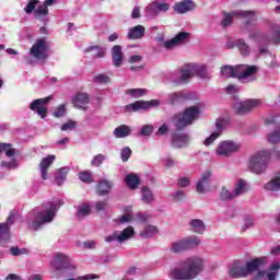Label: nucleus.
<instances>
[{"mask_svg": "<svg viewBox=\"0 0 280 280\" xmlns=\"http://www.w3.org/2000/svg\"><path fill=\"white\" fill-rule=\"evenodd\" d=\"M200 108L198 106H189L185 110L176 113L172 117V124L176 131L171 133V145L176 150L187 148L189 145V136L182 133L185 128L192 126L195 121L200 119Z\"/></svg>", "mask_w": 280, "mask_h": 280, "instance_id": "nucleus-1", "label": "nucleus"}, {"mask_svg": "<svg viewBox=\"0 0 280 280\" xmlns=\"http://www.w3.org/2000/svg\"><path fill=\"white\" fill-rule=\"evenodd\" d=\"M205 270V260L201 257H188L179 262V267L171 270L173 280H194Z\"/></svg>", "mask_w": 280, "mask_h": 280, "instance_id": "nucleus-2", "label": "nucleus"}, {"mask_svg": "<svg viewBox=\"0 0 280 280\" xmlns=\"http://www.w3.org/2000/svg\"><path fill=\"white\" fill-rule=\"evenodd\" d=\"M259 67L255 65H236L221 67L222 78H237L238 82L246 84L248 82H256Z\"/></svg>", "mask_w": 280, "mask_h": 280, "instance_id": "nucleus-3", "label": "nucleus"}, {"mask_svg": "<svg viewBox=\"0 0 280 280\" xmlns=\"http://www.w3.org/2000/svg\"><path fill=\"white\" fill-rule=\"evenodd\" d=\"M272 159V153L267 150H261L254 153L248 161L247 168L252 174H266L268 165Z\"/></svg>", "mask_w": 280, "mask_h": 280, "instance_id": "nucleus-4", "label": "nucleus"}, {"mask_svg": "<svg viewBox=\"0 0 280 280\" xmlns=\"http://www.w3.org/2000/svg\"><path fill=\"white\" fill-rule=\"evenodd\" d=\"M255 11H234L231 13H224V18L221 21L222 27L226 28L233 23V19H246L245 25H250L253 21H256Z\"/></svg>", "mask_w": 280, "mask_h": 280, "instance_id": "nucleus-5", "label": "nucleus"}, {"mask_svg": "<svg viewBox=\"0 0 280 280\" xmlns=\"http://www.w3.org/2000/svg\"><path fill=\"white\" fill-rule=\"evenodd\" d=\"M36 218L37 220L33 221L30 225V229H33V231H38L43 224H49V222L54 221V218H56V205L50 202L49 209L46 212H37Z\"/></svg>", "mask_w": 280, "mask_h": 280, "instance_id": "nucleus-6", "label": "nucleus"}, {"mask_svg": "<svg viewBox=\"0 0 280 280\" xmlns=\"http://www.w3.org/2000/svg\"><path fill=\"white\" fill-rule=\"evenodd\" d=\"M48 51L49 43H47V38L45 37L36 39L30 49L31 56L36 58V60H47V58H49V55H47Z\"/></svg>", "mask_w": 280, "mask_h": 280, "instance_id": "nucleus-7", "label": "nucleus"}, {"mask_svg": "<svg viewBox=\"0 0 280 280\" xmlns=\"http://www.w3.org/2000/svg\"><path fill=\"white\" fill-rule=\"evenodd\" d=\"M196 246H200V238L198 236H191L173 243L171 252L175 254L184 253V250H191Z\"/></svg>", "mask_w": 280, "mask_h": 280, "instance_id": "nucleus-8", "label": "nucleus"}, {"mask_svg": "<svg viewBox=\"0 0 280 280\" xmlns=\"http://www.w3.org/2000/svg\"><path fill=\"white\" fill-rule=\"evenodd\" d=\"M260 105H261L260 100H256V98L247 100L245 102L234 104V113L235 115H238V116L248 115V113H252V110H255V108H257Z\"/></svg>", "mask_w": 280, "mask_h": 280, "instance_id": "nucleus-9", "label": "nucleus"}, {"mask_svg": "<svg viewBox=\"0 0 280 280\" xmlns=\"http://www.w3.org/2000/svg\"><path fill=\"white\" fill-rule=\"evenodd\" d=\"M161 102L159 100L152 101H136L129 105L125 106L126 113H138V110H148L154 106H160Z\"/></svg>", "mask_w": 280, "mask_h": 280, "instance_id": "nucleus-10", "label": "nucleus"}, {"mask_svg": "<svg viewBox=\"0 0 280 280\" xmlns=\"http://www.w3.org/2000/svg\"><path fill=\"white\" fill-rule=\"evenodd\" d=\"M240 150V144L233 141H222L218 145L215 152L218 156H231L234 152Z\"/></svg>", "mask_w": 280, "mask_h": 280, "instance_id": "nucleus-11", "label": "nucleus"}, {"mask_svg": "<svg viewBox=\"0 0 280 280\" xmlns=\"http://www.w3.org/2000/svg\"><path fill=\"white\" fill-rule=\"evenodd\" d=\"M71 266V260L69 259V256L57 253L51 261V267L56 271L65 270Z\"/></svg>", "mask_w": 280, "mask_h": 280, "instance_id": "nucleus-12", "label": "nucleus"}, {"mask_svg": "<svg viewBox=\"0 0 280 280\" xmlns=\"http://www.w3.org/2000/svg\"><path fill=\"white\" fill-rule=\"evenodd\" d=\"M91 95L85 92H77L75 95L72 97V104L74 108L79 110H86V104H90Z\"/></svg>", "mask_w": 280, "mask_h": 280, "instance_id": "nucleus-13", "label": "nucleus"}, {"mask_svg": "<svg viewBox=\"0 0 280 280\" xmlns=\"http://www.w3.org/2000/svg\"><path fill=\"white\" fill-rule=\"evenodd\" d=\"M267 258L266 256L262 257H256L253 258L252 260L247 261L245 264L246 270L248 275H253V272H257L262 266H266Z\"/></svg>", "mask_w": 280, "mask_h": 280, "instance_id": "nucleus-14", "label": "nucleus"}, {"mask_svg": "<svg viewBox=\"0 0 280 280\" xmlns=\"http://www.w3.org/2000/svg\"><path fill=\"white\" fill-rule=\"evenodd\" d=\"M54 161H56V155H48L42 159L39 163V171H40L43 180H47V172L49 171V167L54 165Z\"/></svg>", "mask_w": 280, "mask_h": 280, "instance_id": "nucleus-15", "label": "nucleus"}, {"mask_svg": "<svg viewBox=\"0 0 280 280\" xmlns=\"http://www.w3.org/2000/svg\"><path fill=\"white\" fill-rule=\"evenodd\" d=\"M248 271L246 269V265L242 266L238 261H235L232 268L230 269V277L233 279H241L244 277H248Z\"/></svg>", "mask_w": 280, "mask_h": 280, "instance_id": "nucleus-16", "label": "nucleus"}, {"mask_svg": "<svg viewBox=\"0 0 280 280\" xmlns=\"http://www.w3.org/2000/svg\"><path fill=\"white\" fill-rule=\"evenodd\" d=\"M112 62L116 68L124 65V50L121 49V46L115 45L112 48Z\"/></svg>", "mask_w": 280, "mask_h": 280, "instance_id": "nucleus-17", "label": "nucleus"}, {"mask_svg": "<svg viewBox=\"0 0 280 280\" xmlns=\"http://www.w3.org/2000/svg\"><path fill=\"white\" fill-rule=\"evenodd\" d=\"M196 8V4L191 0H184L182 2L175 3L174 10L177 14H187Z\"/></svg>", "mask_w": 280, "mask_h": 280, "instance_id": "nucleus-18", "label": "nucleus"}, {"mask_svg": "<svg viewBox=\"0 0 280 280\" xmlns=\"http://www.w3.org/2000/svg\"><path fill=\"white\" fill-rule=\"evenodd\" d=\"M113 189V182L108 179H102L96 186V194L98 196H108Z\"/></svg>", "mask_w": 280, "mask_h": 280, "instance_id": "nucleus-19", "label": "nucleus"}, {"mask_svg": "<svg viewBox=\"0 0 280 280\" xmlns=\"http://www.w3.org/2000/svg\"><path fill=\"white\" fill-rule=\"evenodd\" d=\"M127 36L129 40H139V38H143V36H145V26L137 25L131 27Z\"/></svg>", "mask_w": 280, "mask_h": 280, "instance_id": "nucleus-20", "label": "nucleus"}, {"mask_svg": "<svg viewBox=\"0 0 280 280\" xmlns=\"http://www.w3.org/2000/svg\"><path fill=\"white\" fill-rule=\"evenodd\" d=\"M212 173L211 171H206L202 173L201 178L197 183V192L205 194V187H209V180L211 179Z\"/></svg>", "mask_w": 280, "mask_h": 280, "instance_id": "nucleus-21", "label": "nucleus"}, {"mask_svg": "<svg viewBox=\"0 0 280 280\" xmlns=\"http://www.w3.org/2000/svg\"><path fill=\"white\" fill-rule=\"evenodd\" d=\"M130 135H132V128L128 125H120L114 130V137H116V139H126V137H130Z\"/></svg>", "mask_w": 280, "mask_h": 280, "instance_id": "nucleus-22", "label": "nucleus"}, {"mask_svg": "<svg viewBox=\"0 0 280 280\" xmlns=\"http://www.w3.org/2000/svg\"><path fill=\"white\" fill-rule=\"evenodd\" d=\"M189 228L190 231H192L194 233H198L199 235H202L207 229L205 222L200 219H192L189 222Z\"/></svg>", "mask_w": 280, "mask_h": 280, "instance_id": "nucleus-23", "label": "nucleus"}, {"mask_svg": "<svg viewBox=\"0 0 280 280\" xmlns=\"http://www.w3.org/2000/svg\"><path fill=\"white\" fill-rule=\"evenodd\" d=\"M125 180H126L127 187L132 190L137 189V187H139V185L141 184V179L135 173L128 174Z\"/></svg>", "mask_w": 280, "mask_h": 280, "instance_id": "nucleus-24", "label": "nucleus"}, {"mask_svg": "<svg viewBox=\"0 0 280 280\" xmlns=\"http://www.w3.org/2000/svg\"><path fill=\"white\" fill-rule=\"evenodd\" d=\"M10 228L5 223H0V244L3 245L10 242Z\"/></svg>", "mask_w": 280, "mask_h": 280, "instance_id": "nucleus-25", "label": "nucleus"}, {"mask_svg": "<svg viewBox=\"0 0 280 280\" xmlns=\"http://www.w3.org/2000/svg\"><path fill=\"white\" fill-rule=\"evenodd\" d=\"M131 237H135V228L132 225H129L120 234H118V242L119 244H122V242H126L128 240H131Z\"/></svg>", "mask_w": 280, "mask_h": 280, "instance_id": "nucleus-26", "label": "nucleus"}, {"mask_svg": "<svg viewBox=\"0 0 280 280\" xmlns=\"http://www.w3.org/2000/svg\"><path fill=\"white\" fill-rule=\"evenodd\" d=\"M141 194L144 205H152V202H154V192H152V189H150V187L143 186L141 189Z\"/></svg>", "mask_w": 280, "mask_h": 280, "instance_id": "nucleus-27", "label": "nucleus"}, {"mask_svg": "<svg viewBox=\"0 0 280 280\" xmlns=\"http://www.w3.org/2000/svg\"><path fill=\"white\" fill-rule=\"evenodd\" d=\"M4 152L5 156L12 159V156H16V149L13 148L12 143H3L0 142V154Z\"/></svg>", "mask_w": 280, "mask_h": 280, "instance_id": "nucleus-28", "label": "nucleus"}, {"mask_svg": "<svg viewBox=\"0 0 280 280\" xmlns=\"http://www.w3.org/2000/svg\"><path fill=\"white\" fill-rule=\"evenodd\" d=\"M265 189L267 191H280V176H276L265 184Z\"/></svg>", "mask_w": 280, "mask_h": 280, "instance_id": "nucleus-29", "label": "nucleus"}, {"mask_svg": "<svg viewBox=\"0 0 280 280\" xmlns=\"http://www.w3.org/2000/svg\"><path fill=\"white\" fill-rule=\"evenodd\" d=\"M69 174V167H61L57 171V176L55 177V182L57 185H62L65 180H67V175Z\"/></svg>", "mask_w": 280, "mask_h": 280, "instance_id": "nucleus-30", "label": "nucleus"}, {"mask_svg": "<svg viewBox=\"0 0 280 280\" xmlns=\"http://www.w3.org/2000/svg\"><path fill=\"white\" fill-rule=\"evenodd\" d=\"M233 191L236 198L237 196H242V194H246V191H248V188L246 187L245 180L238 179Z\"/></svg>", "mask_w": 280, "mask_h": 280, "instance_id": "nucleus-31", "label": "nucleus"}, {"mask_svg": "<svg viewBox=\"0 0 280 280\" xmlns=\"http://www.w3.org/2000/svg\"><path fill=\"white\" fill-rule=\"evenodd\" d=\"M125 93H126V95H130L131 97L139 100V97H143V95H148V90H145V89H129V90H126Z\"/></svg>", "mask_w": 280, "mask_h": 280, "instance_id": "nucleus-32", "label": "nucleus"}, {"mask_svg": "<svg viewBox=\"0 0 280 280\" xmlns=\"http://www.w3.org/2000/svg\"><path fill=\"white\" fill-rule=\"evenodd\" d=\"M159 233V229L154 225H147L144 229L140 232L141 237L148 238L152 237V235H156Z\"/></svg>", "mask_w": 280, "mask_h": 280, "instance_id": "nucleus-33", "label": "nucleus"}, {"mask_svg": "<svg viewBox=\"0 0 280 280\" xmlns=\"http://www.w3.org/2000/svg\"><path fill=\"white\" fill-rule=\"evenodd\" d=\"M187 100V96L183 92H176L170 95L171 104H180Z\"/></svg>", "mask_w": 280, "mask_h": 280, "instance_id": "nucleus-34", "label": "nucleus"}, {"mask_svg": "<svg viewBox=\"0 0 280 280\" xmlns=\"http://www.w3.org/2000/svg\"><path fill=\"white\" fill-rule=\"evenodd\" d=\"M49 102H51V96H47V97H44V98H37V100H34L31 103L30 108L32 110H36V107L45 106V104H49Z\"/></svg>", "mask_w": 280, "mask_h": 280, "instance_id": "nucleus-35", "label": "nucleus"}, {"mask_svg": "<svg viewBox=\"0 0 280 280\" xmlns=\"http://www.w3.org/2000/svg\"><path fill=\"white\" fill-rule=\"evenodd\" d=\"M236 47L241 51L242 56H248L250 54V48L246 45L244 39H238L236 42Z\"/></svg>", "mask_w": 280, "mask_h": 280, "instance_id": "nucleus-36", "label": "nucleus"}, {"mask_svg": "<svg viewBox=\"0 0 280 280\" xmlns=\"http://www.w3.org/2000/svg\"><path fill=\"white\" fill-rule=\"evenodd\" d=\"M79 179L86 185H91L93 183V173L89 171H83L79 173Z\"/></svg>", "mask_w": 280, "mask_h": 280, "instance_id": "nucleus-37", "label": "nucleus"}, {"mask_svg": "<svg viewBox=\"0 0 280 280\" xmlns=\"http://www.w3.org/2000/svg\"><path fill=\"white\" fill-rule=\"evenodd\" d=\"M151 8H153V10L155 12H167V10H170V3H167V2H163V3H161V2H153L151 4Z\"/></svg>", "mask_w": 280, "mask_h": 280, "instance_id": "nucleus-38", "label": "nucleus"}, {"mask_svg": "<svg viewBox=\"0 0 280 280\" xmlns=\"http://www.w3.org/2000/svg\"><path fill=\"white\" fill-rule=\"evenodd\" d=\"M34 14H35V19H40V16H47L49 14V9L45 4L39 5L34 11Z\"/></svg>", "mask_w": 280, "mask_h": 280, "instance_id": "nucleus-39", "label": "nucleus"}, {"mask_svg": "<svg viewBox=\"0 0 280 280\" xmlns=\"http://www.w3.org/2000/svg\"><path fill=\"white\" fill-rule=\"evenodd\" d=\"M93 82L96 84H108L110 82V77L107 74L101 73L96 77H94Z\"/></svg>", "mask_w": 280, "mask_h": 280, "instance_id": "nucleus-40", "label": "nucleus"}, {"mask_svg": "<svg viewBox=\"0 0 280 280\" xmlns=\"http://www.w3.org/2000/svg\"><path fill=\"white\" fill-rule=\"evenodd\" d=\"M221 200H233L235 197V192H231L226 187H223L220 194Z\"/></svg>", "mask_w": 280, "mask_h": 280, "instance_id": "nucleus-41", "label": "nucleus"}, {"mask_svg": "<svg viewBox=\"0 0 280 280\" xmlns=\"http://www.w3.org/2000/svg\"><path fill=\"white\" fill-rule=\"evenodd\" d=\"M1 167H5L7 170H16L19 167V162H16V159L12 158L11 161H2Z\"/></svg>", "mask_w": 280, "mask_h": 280, "instance_id": "nucleus-42", "label": "nucleus"}, {"mask_svg": "<svg viewBox=\"0 0 280 280\" xmlns=\"http://www.w3.org/2000/svg\"><path fill=\"white\" fill-rule=\"evenodd\" d=\"M220 137H222V132L220 131L212 132L211 136L203 141V145H211L213 141H215V139H220Z\"/></svg>", "mask_w": 280, "mask_h": 280, "instance_id": "nucleus-43", "label": "nucleus"}, {"mask_svg": "<svg viewBox=\"0 0 280 280\" xmlns=\"http://www.w3.org/2000/svg\"><path fill=\"white\" fill-rule=\"evenodd\" d=\"M38 3H40L39 0H30L24 9V12H26V14H32V12L36 10V5H38Z\"/></svg>", "mask_w": 280, "mask_h": 280, "instance_id": "nucleus-44", "label": "nucleus"}, {"mask_svg": "<svg viewBox=\"0 0 280 280\" xmlns=\"http://www.w3.org/2000/svg\"><path fill=\"white\" fill-rule=\"evenodd\" d=\"M121 161L124 163L128 162L130 156H132V150L129 147H126L120 152Z\"/></svg>", "mask_w": 280, "mask_h": 280, "instance_id": "nucleus-45", "label": "nucleus"}, {"mask_svg": "<svg viewBox=\"0 0 280 280\" xmlns=\"http://www.w3.org/2000/svg\"><path fill=\"white\" fill-rule=\"evenodd\" d=\"M180 80L182 82H189V78H194V72L189 69H182L180 70Z\"/></svg>", "mask_w": 280, "mask_h": 280, "instance_id": "nucleus-46", "label": "nucleus"}, {"mask_svg": "<svg viewBox=\"0 0 280 280\" xmlns=\"http://www.w3.org/2000/svg\"><path fill=\"white\" fill-rule=\"evenodd\" d=\"M189 37V33L187 32H179L177 35H175L173 38L175 43L178 45L179 43H184Z\"/></svg>", "mask_w": 280, "mask_h": 280, "instance_id": "nucleus-47", "label": "nucleus"}, {"mask_svg": "<svg viewBox=\"0 0 280 280\" xmlns=\"http://www.w3.org/2000/svg\"><path fill=\"white\" fill-rule=\"evenodd\" d=\"M104 161H106V156H104L103 154H98V155L94 156V159L92 160L91 163L95 167H100L102 165V163H104Z\"/></svg>", "mask_w": 280, "mask_h": 280, "instance_id": "nucleus-48", "label": "nucleus"}, {"mask_svg": "<svg viewBox=\"0 0 280 280\" xmlns=\"http://www.w3.org/2000/svg\"><path fill=\"white\" fill-rule=\"evenodd\" d=\"M196 75L198 78H209V72H207V66H200L196 69Z\"/></svg>", "mask_w": 280, "mask_h": 280, "instance_id": "nucleus-49", "label": "nucleus"}, {"mask_svg": "<svg viewBox=\"0 0 280 280\" xmlns=\"http://www.w3.org/2000/svg\"><path fill=\"white\" fill-rule=\"evenodd\" d=\"M91 213V207H89L88 205H84L83 207H81L78 210V218H84V215H89Z\"/></svg>", "mask_w": 280, "mask_h": 280, "instance_id": "nucleus-50", "label": "nucleus"}, {"mask_svg": "<svg viewBox=\"0 0 280 280\" xmlns=\"http://www.w3.org/2000/svg\"><path fill=\"white\" fill-rule=\"evenodd\" d=\"M269 143H280V132L273 131L268 136Z\"/></svg>", "mask_w": 280, "mask_h": 280, "instance_id": "nucleus-51", "label": "nucleus"}, {"mask_svg": "<svg viewBox=\"0 0 280 280\" xmlns=\"http://www.w3.org/2000/svg\"><path fill=\"white\" fill-rule=\"evenodd\" d=\"M78 124L73 120H69L68 122L61 126V130L65 132L67 130H75Z\"/></svg>", "mask_w": 280, "mask_h": 280, "instance_id": "nucleus-52", "label": "nucleus"}, {"mask_svg": "<svg viewBox=\"0 0 280 280\" xmlns=\"http://www.w3.org/2000/svg\"><path fill=\"white\" fill-rule=\"evenodd\" d=\"M152 130H154V127L151 125H144L140 130V135H142V137H150V135H152Z\"/></svg>", "mask_w": 280, "mask_h": 280, "instance_id": "nucleus-53", "label": "nucleus"}, {"mask_svg": "<svg viewBox=\"0 0 280 280\" xmlns=\"http://www.w3.org/2000/svg\"><path fill=\"white\" fill-rule=\"evenodd\" d=\"M65 113H67V107L65 105H59L57 109L52 113L54 117H65Z\"/></svg>", "mask_w": 280, "mask_h": 280, "instance_id": "nucleus-54", "label": "nucleus"}, {"mask_svg": "<svg viewBox=\"0 0 280 280\" xmlns=\"http://www.w3.org/2000/svg\"><path fill=\"white\" fill-rule=\"evenodd\" d=\"M94 49L97 50V54L95 55L96 58H104V56H106V50L100 49V46H90L88 51H94Z\"/></svg>", "mask_w": 280, "mask_h": 280, "instance_id": "nucleus-55", "label": "nucleus"}, {"mask_svg": "<svg viewBox=\"0 0 280 280\" xmlns=\"http://www.w3.org/2000/svg\"><path fill=\"white\" fill-rule=\"evenodd\" d=\"M108 207V200L97 201L95 203L96 211H106V208Z\"/></svg>", "mask_w": 280, "mask_h": 280, "instance_id": "nucleus-56", "label": "nucleus"}, {"mask_svg": "<svg viewBox=\"0 0 280 280\" xmlns=\"http://www.w3.org/2000/svg\"><path fill=\"white\" fill-rule=\"evenodd\" d=\"M167 132H170V127H167V125L163 124L156 131V136L158 137H165V135H167Z\"/></svg>", "mask_w": 280, "mask_h": 280, "instance_id": "nucleus-57", "label": "nucleus"}, {"mask_svg": "<svg viewBox=\"0 0 280 280\" xmlns=\"http://www.w3.org/2000/svg\"><path fill=\"white\" fill-rule=\"evenodd\" d=\"M35 112L37 113V115H39L42 119H45V117H47V108L45 106L37 105Z\"/></svg>", "mask_w": 280, "mask_h": 280, "instance_id": "nucleus-58", "label": "nucleus"}, {"mask_svg": "<svg viewBox=\"0 0 280 280\" xmlns=\"http://www.w3.org/2000/svg\"><path fill=\"white\" fill-rule=\"evenodd\" d=\"M190 184L191 180L189 179V177H182L177 182L178 187H189Z\"/></svg>", "mask_w": 280, "mask_h": 280, "instance_id": "nucleus-59", "label": "nucleus"}, {"mask_svg": "<svg viewBox=\"0 0 280 280\" xmlns=\"http://www.w3.org/2000/svg\"><path fill=\"white\" fill-rule=\"evenodd\" d=\"M265 124H266V126H270V125L273 124V126H276V129H277V130H280V124L277 122V117L267 118V119L265 120Z\"/></svg>", "mask_w": 280, "mask_h": 280, "instance_id": "nucleus-60", "label": "nucleus"}, {"mask_svg": "<svg viewBox=\"0 0 280 280\" xmlns=\"http://www.w3.org/2000/svg\"><path fill=\"white\" fill-rule=\"evenodd\" d=\"M142 60H143L142 56H140V55H132L129 58V65H137V63L141 62Z\"/></svg>", "mask_w": 280, "mask_h": 280, "instance_id": "nucleus-61", "label": "nucleus"}, {"mask_svg": "<svg viewBox=\"0 0 280 280\" xmlns=\"http://www.w3.org/2000/svg\"><path fill=\"white\" fill-rule=\"evenodd\" d=\"M14 218H15L14 212H10L8 218H7V221L3 222V224H7L10 229V226H12V224H14Z\"/></svg>", "mask_w": 280, "mask_h": 280, "instance_id": "nucleus-62", "label": "nucleus"}, {"mask_svg": "<svg viewBox=\"0 0 280 280\" xmlns=\"http://www.w3.org/2000/svg\"><path fill=\"white\" fill-rule=\"evenodd\" d=\"M176 45H178V44L175 42L174 37L164 43L165 49H172V47H176Z\"/></svg>", "mask_w": 280, "mask_h": 280, "instance_id": "nucleus-63", "label": "nucleus"}, {"mask_svg": "<svg viewBox=\"0 0 280 280\" xmlns=\"http://www.w3.org/2000/svg\"><path fill=\"white\" fill-rule=\"evenodd\" d=\"M272 43L276 45L280 43V28L273 32Z\"/></svg>", "mask_w": 280, "mask_h": 280, "instance_id": "nucleus-64", "label": "nucleus"}]
</instances>
